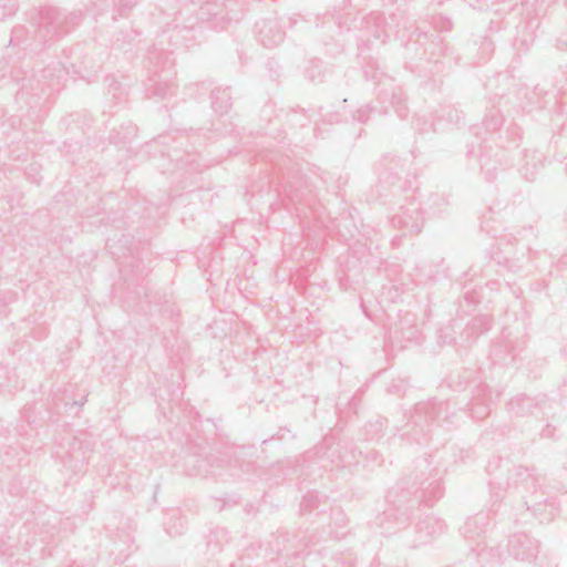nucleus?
I'll use <instances>...</instances> for the list:
<instances>
[{"label": "nucleus", "mask_w": 567, "mask_h": 567, "mask_svg": "<svg viewBox=\"0 0 567 567\" xmlns=\"http://www.w3.org/2000/svg\"><path fill=\"white\" fill-rule=\"evenodd\" d=\"M443 493L440 471L432 467L430 458L417 460L414 472L401 478L388 492V508L383 513V518L393 520L398 528L403 527L422 503L432 506Z\"/></svg>", "instance_id": "1"}, {"label": "nucleus", "mask_w": 567, "mask_h": 567, "mask_svg": "<svg viewBox=\"0 0 567 567\" xmlns=\"http://www.w3.org/2000/svg\"><path fill=\"white\" fill-rule=\"evenodd\" d=\"M241 17L243 8L238 0H192L177 11L173 24L163 30L162 37L167 35L168 44L177 48L193 40L192 32L197 29L224 30Z\"/></svg>", "instance_id": "2"}, {"label": "nucleus", "mask_w": 567, "mask_h": 567, "mask_svg": "<svg viewBox=\"0 0 567 567\" xmlns=\"http://www.w3.org/2000/svg\"><path fill=\"white\" fill-rule=\"evenodd\" d=\"M486 471L493 476L489 480V487L496 497H501V492L504 491L520 496L524 502L533 493H538L540 478L534 466L514 465L508 460L495 457L488 461Z\"/></svg>", "instance_id": "3"}, {"label": "nucleus", "mask_w": 567, "mask_h": 567, "mask_svg": "<svg viewBox=\"0 0 567 567\" xmlns=\"http://www.w3.org/2000/svg\"><path fill=\"white\" fill-rule=\"evenodd\" d=\"M453 412L451 411L450 401L430 399L417 402L408 422L399 429L400 437L410 444H427L431 436V426L434 423L441 422L446 424L452 423L450 421Z\"/></svg>", "instance_id": "4"}, {"label": "nucleus", "mask_w": 567, "mask_h": 567, "mask_svg": "<svg viewBox=\"0 0 567 567\" xmlns=\"http://www.w3.org/2000/svg\"><path fill=\"white\" fill-rule=\"evenodd\" d=\"M167 35H158V41L148 50L145 59L147 79L144 81V92L147 97L166 99L174 91V59L173 50L164 48Z\"/></svg>", "instance_id": "5"}, {"label": "nucleus", "mask_w": 567, "mask_h": 567, "mask_svg": "<svg viewBox=\"0 0 567 567\" xmlns=\"http://www.w3.org/2000/svg\"><path fill=\"white\" fill-rule=\"evenodd\" d=\"M34 21V44L30 43L27 47L31 51L40 52L72 32L81 23L82 12H66L60 8L47 6L39 9Z\"/></svg>", "instance_id": "6"}, {"label": "nucleus", "mask_w": 567, "mask_h": 567, "mask_svg": "<svg viewBox=\"0 0 567 567\" xmlns=\"http://www.w3.org/2000/svg\"><path fill=\"white\" fill-rule=\"evenodd\" d=\"M94 442L90 434L79 433L78 435L64 431L61 437H55L53 455L68 470L79 473L84 470L93 452Z\"/></svg>", "instance_id": "7"}, {"label": "nucleus", "mask_w": 567, "mask_h": 567, "mask_svg": "<svg viewBox=\"0 0 567 567\" xmlns=\"http://www.w3.org/2000/svg\"><path fill=\"white\" fill-rule=\"evenodd\" d=\"M76 391L78 385L73 383L58 385L52 391L51 403L47 410L50 421L53 423L59 422V420L54 419V415L66 414L75 416L79 414L80 409L86 401V393L84 390L81 392Z\"/></svg>", "instance_id": "8"}, {"label": "nucleus", "mask_w": 567, "mask_h": 567, "mask_svg": "<svg viewBox=\"0 0 567 567\" xmlns=\"http://www.w3.org/2000/svg\"><path fill=\"white\" fill-rule=\"evenodd\" d=\"M62 74L63 69L58 63L40 70L28 80L23 79L22 86L17 93L18 99L23 100L29 94L40 97V93L59 90Z\"/></svg>", "instance_id": "9"}, {"label": "nucleus", "mask_w": 567, "mask_h": 567, "mask_svg": "<svg viewBox=\"0 0 567 567\" xmlns=\"http://www.w3.org/2000/svg\"><path fill=\"white\" fill-rule=\"evenodd\" d=\"M371 80L380 86L378 91V102L381 104L380 112L386 114L391 106L400 118L408 116L409 110L405 105V96L401 87L393 84L392 79L384 78L377 71L371 74Z\"/></svg>", "instance_id": "10"}, {"label": "nucleus", "mask_w": 567, "mask_h": 567, "mask_svg": "<svg viewBox=\"0 0 567 567\" xmlns=\"http://www.w3.org/2000/svg\"><path fill=\"white\" fill-rule=\"evenodd\" d=\"M386 338L392 343L420 342L422 333L416 323V316L412 312H399L396 319L391 321L386 328Z\"/></svg>", "instance_id": "11"}, {"label": "nucleus", "mask_w": 567, "mask_h": 567, "mask_svg": "<svg viewBox=\"0 0 567 567\" xmlns=\"http://www.w3.org/2000/svg\"><path fill=\"white\" fill-rule=\"evenodd\" d=\"M391 224L405 236L420 234L424 225V216L420 203L410 200L406 205L400 206L391 216Z\"/></svg>", "instance_id": "12"}, {"label": "nucleus", "mask_w": 567, "mask_h": 567, "mask_svg": "<svg viewBox=\"0 0 567 567\" xmlns=\"http://www.w3.org/2000/svg\"><path fill=\"white\" fill-rule=\"evenodd\" d=\"M471 393L472 396L467 403V411L471 417L477 421L485 419L496 404L499 394L494 395L489 385L484 382L475 384Z\"/></svg>", "instance_id": "13"}, {"label": "nucleus", "mask_w": 567, "mask_h": 567, "mask_svg": "<svg viewBox=\"0 0 567 567\" xmlns=\"http://www.w3.org/2000/svg\"><path fill=\"white\" fill-rule=\"evenodd\" d=\"M522 350L523 343L513 340L508 332L503 331L502 337L491 346L489 359L493 364L509 365Z\"/></svg>", "instance_id": "14"}, {"label": "nucleus", "mask_w": 567, "mask_h": 567, "mask_svg": "<svg viewBox=\"0 0 567 567\" xmlns=\"http://www.w3.org/2000/svg\"><path fill=\"white\" fill-rule=\"evenodd\" d=\"M507 549L516 560L532 563L539 553V542L524 532L509 536Z\"/></svg>", "instance_id": "15"}, {"label": "nucleus", "mask_w": 567, "mask_h": 567, "mask_svg": "<svg viewBox=\"0 0 567 567\" xmlns=\"http://www.w3.org/2000/svg\"><path fill=\"white\" fill-rule=\"evenodd\" d=\"M255 33L257 40L268 49L279 45L286 35L284 25L277 17L264 18L257 21Z\"/></svg>", "instance_id": "16"}, {"label": "nucleus", "mask_w": 567, "mask_h": 567, "mask_svg": "<svg viewBox=\"0 0 567 567\" xmlns=\"http://www.w3.org/2000/svg\"><path fill=\"white\" fill-rule=\"evenodd\" d=\"M43 408L44 404L42 402H33L23 406L20 412L21 423L16 427L19 436L24 439L33 436L37 429L44 423Z\"/></svg>", "instance_id": "17"}, {"label": "nucleus", "mask_w": 567, "mask_h": 567, "mask_svg": "<svg viewBox=\"0 0 567 567\" xmlns=\"http://www.w3.org/2000/svg\"><path fill=\"white\" fill-rule=\"evenodd\" d=\"M225 461L217 456L202 457L197 455H188L185 458L186 473L189 476H208L220 475Z\"/></svg>", "instance_id": "18"}, {"label": "nucleus", "mask_w": 567, "mask_h": 567, "mask_svg": "<svg viewBox=\"0 0 567 567\" xmlns=\"http://www.w3.org/2000/svg\"><path fill=\"white\" fill-rule=\"evenodd\" d=\"M523 505L540 524L551 522L558 511L555 501L545 498L544 493H533Z\"/></svg>", "instance_id": "19"}, {"label": "nucleus", "mask_w": 567, "mask_h": 567, "mask_svg": "<svg viewBox=\"0 0 567 567\" xmlns=\"http://www.w3.org/2000/svg\"><path fill=\"white\" fill-rule=\"evenodd\" d=\"M463 120V113L454 105H442L435 112L432 121L429 123L424 120L422 126L419 128L420 132H439L443 131L446 125H457Z\"/></svg>", "instance_id": "20"}, {"label": "nucleus", "mask_w": 567, "mask_h": 567, "mask_svg": "<svg viewBox=\"0 0 567 567\" xmlns=\"http://www.w3.org/2000/svg\"><path fill=\"white\" fill-rule=\"evenodd\" d=\"M380 183L395 185L405 172V163L394 155H385L378 163Z\"/></svg>", "instance_id": "21"}, {"label": "nucleus", "mask_w": 567, "mask_h": 567, "mask_svg": "<svg viewBox=\"0 0 567 567\" xmlns=\"http://www.w3.org/2000/svg\"><path fill=\"white\" fill-rule=\"evenodd\" d=\"M547 402L545 394L532 398L526 394H518L514 396L507 404V411L514 416H527L533 414L535 410L543 409V405Z\"/></svg>", "instance_id": "22"}, {"label": "nucleus", "mask_w": 567, "mask_h": 567, "mask_svg": "<svg viewBox=\"0 0 567 567\" xmlns=\"http://www.w3.org/2000/svg\"><path fill=\"white\" fill-rule=\"evenodd\" d=\"M446 527L443 519L433 515L424 516L415 525L419 544H426L431 538L442 535Z\"/></svg>", "instance_id": "23"}, {"label": "nucleus", "mask_w": 567, "mask_h": 567, "mask_svg": "<svg viewBox=\"0 0 567 567\" xmlns=\"http://www.w3.org/2000/svg\"><path fill=\"white\" fill-rule=\"evenodd\" d=\"M492 518L486 512H480L468 517L461 528V533L464 538L474 540L483 536L491 526Z\"/></svg>", "instance_id": "24"}, {"label": "nucleus", "mask_w": 567, "mask_h": 567, "mask_svg": "<svg viewBox=\"0 0 567 567\" xmlns=\"http://www.w3.org/2000/svg\"><path fill=\"white\" fill-rule=\"evenodd\" d=\"M492 326V318L487 315H480L474 317L463 329L460 334V341L462 344L473 342L482 333L488 331Z\"/></svg>", "instance_id": "25"}, {"label": "nucleus", "mask_w": 567, "mask_h": 567, "mask_svg": "<svg viewBox=\"0 0 567 567\" xmlns=\"http://www.w3.org/2000/svg\"><path fill=\"white\" fill-rule=\"evenodd\" d=\"M71 53L73 61L70 62V65L74 73L81 76L95 73L101 68L100 63H96V61L87 54H83V48L81 45L72 48Z\"/></svg>", "instance_id": "26"}, {"label": "nucleus", "mask_w": 567, "mask_h": 567, "mask_svg": "<svg viewBox=\"0 0 567 567\" xmlns=\"http://www.w3.org/2000/svg\"><path fill=\"white\" fill-rule=\"evenodd\" d=\"M545 157L543 153L534 151H525L524 164L519 168V173L526 181H534L544 166Z\"/></svg>", "instance_id": "27"}, {"label": "nucleus", "mask_w": 567, "mask_h": 567, "mask_svg": "<svg viewBox=\"0 0 567 567\" xmlns=\"http://www.w3.org/2000/svg\"><path fill=\"white\" fill-rule=\"evenodd\" d=\"M43 315L33 313L23 321L31 324L29 334L37 341H42L48 338L50 333L49 324L45 320H42Z\"/></svg>", "instance_id": "28"}, {"label": "nucleus", "mask_w": 567, "mask_h": 567, "mask_svg": "<svg viewBox=\"0 0 567 567\" xmlns=\"http://www.w3.org/2000/svg\"><path fill=\"white\" fill-rule=\"evenodd\" d=\"M480 165L485 179L487 182H493L497 176L499 161L491 158L489 151L486 146L481 148Z\"/></svg>", "instance_id": "29"}, {"label": "nucleus", "mask_w": 567, "mask_h": 567, "mask_svg": "<svg viewBox=\"0 0 567 567\" xmlns=\"http://www.w3.org/2000/svg\"><path fill=\"white\" fill-rule=\"evenodd\" d=\"M165 532L171 536L182 535L186 529V522L178 509H172L167 513L164 520Z\"/></svg>", "instance_id": "30"}, {"label": "nucleus", "mask_w": 567, "mask_h": 567, "mask_svg": "<svg viewBox=\"0 0 567 567\" xmlns=\"http://www.w3.org/2000/svg\"><path fill=\"white\" fill-rule=\"evenodd\" d=\"M210 99H212V107L214 109V111L216 113H218L220 115L227 113L231 106L230 94H229L228 87L215 89L210 94Z\"/></svg>", "instance_id": "31"}, {"label": "nucleus", "mask_w": 567, "mask_h": 567, "mask_svg": "<svg viewBox=\"0 0 567 567\" xmlns=\"http://www.w3.org/2000/svg\"><path fill=\"white\" fill-rule=\"evenodd\" d=\"M23 388L18 375L8 367H0V389L12 392Z\"/></svg>", "instance_id": "32"}, {"label": "nucleus", "mask_w": 567, "mask_h": 567, "mask_svg": "<svg viewBox=\"0 0 567 567\" xmlns=\"http://www.w3.org/2000/svg\"><path fill=\"white\" fill-rule=\"evenodd\" d=\"M105 83H106V95L112 97V101L114 102V104L122 103V102L126 101L127 92L121 82H118L113 76H107L105 79Z\"/></svg>", "instance_id": "33"}, {"label": "nucleus", "mask_w": 567, "mask_h": 567, "mask_svg": "<svg viewBox=\"0 0 567 567\" xmlns=\"http://www.w3.org/2000/svg\"><path fill=\"white\" fill-rule=\"evenodd\" d=\"M385 28L393 32H399L401 29H408L409 19L405 11L398 8L394 12L390 13L385 20Z\"/></svg>", "instance_id": "34"}, {"label": "nucleus", "mask_w": 567, "mask_h": 567, "mask_svg": "<svg viewBox=\"0 0 567 567\" xmlns=\"http://www.w3.org/2000/svg\"><path fill=\"white\" fill-rule=\"evenodd\" d=\"M282 190H284L285 197L288 198L290 203L300 202L305 197V189H303L300 181L287 182L282 186Z\"/></svg>", "instance_id": "35"}, {"label": "nucleus", "mask_w": 567, "mask_h": 567, "mask_svg": "<svg viewBox=\"0 0 567 567\" xmlns=\"http://www.w3.org/2000/svg\"><path fill=\"white\" fill-rule=\"evenodd\" d=\"M228 532L225 528L214 529L207 539V546L214 551L223 548L228 543Z\"/></svg>", "instance_id": "36"}, {"label": "nucleus", "mask_w": 567, "mask_h": 567, "mask_svg": "<svg viewBox=\"0 0 567 567\" xmlns=\"http://www.w3.org/2000/svg\"><path fill=\"white\" fill-rule=\"evenodd\" d=\"M447 205L445 197L433 194L426 202V213L431 216H439L444 212V207Z\"/></svg>", "instance_id": "37"}, {"label": "nucleus", "mask_w": 567, "mask_h": 567, "mask_svg": "<svg viewBox=\"0 0 567 567\" xmlns=\"http://www.w3.org/2000/svg\"><path fill=\"white\" fill-rule=\"evenodd\" d=\"M503 115L498 111L491 110L489 113L485 116L483 125L486 132L493 134L499 130V127L503 124Z\"/></svg>", "instance_id": "38"}, {"label": "nucleus", "mask_w": 567, "mask_h": 567, "mask_svg": "<svg viewBox=\"0 0 567 567\" xmlns=\"http://www.w3.org/2000/svg\"><path fill=\"white\" fill-rule=\"evenodd\" d=\"M137 3L138 0H115L114 14L112 16V19L116 20L117 17H127Z\"/></svg>", "instance_id": "39"}, {"label": "nucleus", "mask_w": 567, "mask_h": 567, "mask_svg": "<svg viewBox=\"0 0 567 567\" xmlns=\"http://www.w3.org/2000/svg\"><path fill=\"white\" fill-rule=\"evenodd\" d=\"M140 33L136 30L120 31L112 40V47L115 49H124L125 44H130Z\"/></svg>", "instance_id": "40"}, {"label": "nucleus", "mask_w": 567, "mask_h": 567, "mask_svg": "<svg viewBox=\"0 0 567 567\" xmlns=\"http://www.w3.org/2000/svg\"><path fill=\"white\" fill-rule=\"evenodd\" d=\"M199 155L197 153H187L184 157L177 158V166L181 168H186L190 172H199L202 169L200 164L198 163Z\"/></svg>", "instance_id": "41"}, {"label": "nucleus", "mask_w": 567, "mask_h": 567, "mask_svg": "<svg viewBox=\"0 0 567 567\" xmlns=\"http://www.w3.org/2000/svg\"><path fill=\"white\" fill-rule=\"evenodd\" d=\"M455 324L450 322L441 327L437 331V341L440 344H452L455 341Z\"/></svg>", "instance_id": "42"}, {"label": "nucleus", "mask_w": 567, "mask_h": 567, "mask_svg": "<svg viewBox=\"0 0 567 567\" xmlns=\"http://www.w3.org/2000/svg\"><path fill=\"white\" fill-rule=\"evenodd\" d=\"M324 456L332 463H337L338 466H346L347 464H350V461L346 460V457L341 455L340 444H337L336 446H328L327 451L324 452Z\"/></svg>", "instance_id": "43"}, {"label": "nucleus", "mask_w": 567, "mask_h": 567, "mask_svg": "<svg viewBox=\"0 0 567 567\" xmlns=\"http://www.w3.org/2000/svg\"><path fill=\"white\" fill-rule=\"evenodd\" d=\"M464 292H463V299L467 303L468 307H473L477 305L482 299V292L477 289L476 286L474 287H467V285L464 286Z\"/></svg>", "instance_id": "44"}, {"label": "nucleus", "mask_w": 567, "mask_h": 567, "mask_svg": "<svg viewBox=\"0 0 567 567\" xmlns=\"http://www.w3.org/2000/svg\"><path fill=\"white\" fill-rule=\"evenodd\" d=\"M375 111L377 109L374 106L367 104L365 106L360 107L355 111V113L353 114V118L360 123H365L369 121L371 113Z\"/></svg>", "instance_id": "45"}, {"label": "nucleus", "mask_w": 567, "mask_h": 567, "mask_svg": "<svg viewBox=\"0 0 567 567\" xmlns=\"http://www.w3.org/2000/svg\"><path fill=\"white\" fill-rule=\"evenodd\" d=\"M384 422H385L384 420L379 419L375 422H370L367 425V433L372 434L371 439H373L374 436H378L380 433L383 432Z\"/></svg>", "instance_id": "46"}, {"label": "nucleus", "mask_w": 567, "mask_h": 567, "mask_svg": "<svg viewBox=\"0 0 567 567\" xmlns=\"http://www.w3.org/2000/svg\"><path fill=\"white\" fill-rule=\"evenodd\" d=\"M474 457V451L472 447L458 449V454H455V461L466 463Z\"/></svg>", "instance_id": "47"}, {"label": "nucleus", "mask_w": 567, "mask_h": 567, "mask_svg": "<svg viewBox=\"0 0 567 567\" xmlns=\"http://www.w3.org/2000/svg\"><path fill=\"white\" fill-rule=\"evenodd\" d=\"M318 494L315 493H308L303 496L301 502V509L302 511H311L315 507V499L317 498Z\"/></svg>", "instance_id": "48"}, {"label": "nucleus", "mask_w": 567, "mask_h": 567, "mask_svg": "<svg viewBox=\"0 0 567 567\" xmlns=\"http://www.w3.org/2000/svg\"><path fill=\"white\" fill-rule=\"evenodd\" d=\"M555 432H556V427L548 423L543 427V430L540 432V436L544 439H554Z\"/></svg>", "instance_id": "49"}, {"label": "nucleus", "mask_w": 567, "mask_h": 567, "mask_svg": "<svg viewBox=\"0 0 567 567\" xmlns=\"http://www.w3.org/2000/svg\"><path fill=\"white\" fill-rule=\"evenodd\" d=\"M365 458L369 461V462H372V463H378L379 465H381L383 463V458L381 457L380 453L378 451H369L365 453Z\"/></svg>", "instance_id": "50"}, {"label": "nucleus", "mask_w": 567, "mask_h": 567, "mask_svg": "<svg viewBox=\"0 0 567 567\" xmlns=\"http://www.w3.org/2000/svg\"><path fill=\"white\" fill-rule=\"evenodd\" d=\"M24 29L22 27H17L12 30L10 44H13L17 42V44L20 43L21 37L23 34Z\"/></svg>", "instance_id": "51"}, {"label": "nucleus", "mask_w": 567, "mask_h": 567, "mask_svg": "<svg viewBox=\"0 0 567 567\" xmlns=\"http://www.w3.org/2000/svg\"><path fill=\"white\" fill-rule=\"evenodd\" d=\"M140 272H141V276H136V278L134 276L126 278V281L128 282V285H131V284L137 285V286L142 285L143 280L147 276V272H144V269H142Z\"/></svg>", "instance_id": "52"}, {"label": "nucleus", "mask_w": 567, "mask_h": 567, "mask_svg": "<svg viewBox=\"0 0 567 567\" xmlns=\"http://www.w3.org/2000/svg\"><path fill=\"white\" fill-rule=\"evenodd\" d=\"M16 295L11 291L3 292L0 297V300L3 301L4 305L11 302L14 299Z\"/></svg>", "instance_id": "53"}, {"label": "nucleus", "mask_w": 567, "mask_h": 567, "mask_svg": "<svg viewBox=\"0 0 567 567\" xmlns=\"http://www.w3.org/2000/svg\"><path fill=\"white\" fill-rule=\"evenodd\" d=\"M507 133L508 134H512L513 136H515L513 143H514V146L517 147L518 146V143L516 142L517 140H519L520 137V134H519V130L518 128H515L513 131H511L509 128L507 130Z\"/></svg>", "instance_id": "54"}, {"label": "nucleus", "mask_w": 567, "mask_h": 567, "mask_svg": "<svg viewBox=\"0 0 567 567\" xmlns=\"http://www.w3.org/2000/svg\"><path fill=\"white\" fill-rule=\"evenodd\" d=\"M560 395L565 399H567V379L565 378L563 381V384L559 388Z\"/></svg>", "instance_id": "55"}, {"label": "nucleus", "mask_w": 567, "mask_h": 567, "mask_svg": "<svg viewBox=\"0 0 567 567\" xmlns=\"http://www.w3.org/2000/svg\"><path fill=\"white\" fill-rule=\"evenodd\" d=\"M380 19H381V16H380V14L371 13V14H369V17L367 18V22L369 23L370 21H372V22H374V23H378Z\"/></svg>", "instance_id": "56"}, {"label": "nucleus", "mask_w": 567, "mask_h": 567, "mask_svg": "<svg viewBox=\"0 0 567 567\" xmlns=\"http://www.w3.org/2000/svg\"><path fill=\"white\" fill-rule=\"evenodd\" d=\"M557 47L559 50H567V39L564 40L563 38H559L557 40Z\"/></svg>", "instance_id": "57"}, {"label": "nucleus", "mask_w": 567, "mask_h": 567, "mask_svg": "<svg viewBox=\"0 0 567 567\" xmlns=\"http://www.w3.org/2000/svg\"><path fill=\"white\" fill-rule=\"evenodd\" d=\"M505 266H506L508 269H511V270H513V271H516V269H514L515 265H514L513 262H511L509 260H507V259L505 260Z\"/></svg>", "instance_id": "58"}, {"label": "nucleus", "mask_w": 567, "mask_h": 567, "mask_svg": "<svg viewBox=\"0 0 567 567\" xmlns=\"http://www.w3.org/2000/svg\"><path fill=\"white\" fill-rule=\"evenodd\" d=\"M282 436H284L282 434L277 433L276 435H274V436L271 437V440H275V439H276V440H280V439H282Z\"/></svg>", "instance_id": "59"}, {"label": "nucleus", "mask_w": 567, "mask_h": 567, "mask_svg": "<svg viewBox=\"0 0 567 567\" xmlns=\"http://www.w3.org/2000/svg\"><path fill=\"white\" fill-rule=\"evenodd\" d=\"M22 447L24 451H28V450L33 449V445H22Z\"/></svg>", "instance_id": "60"}, {"label": "nucleus", "mask_w": 567, "mask_h": 567, "mask_svg": "<svg viewBox=\"0 0 567 567\" xmlns=\"http://www.w3.org/2000/svg\"><path fill=\"white\" fill-rule=\"evenodd\" d=\"M363 74H364V78H365L367 80H368V79H370V73H369V71L364 70Z\"/></svg>", "instance_id": "61"}, {"label": "nucleus", "mask_w": 567, "mask_h": 567, "mask_svg": "<svg viewBox=\"0 0 567 567\" xmlns=\"http://www.w3.org/2000/svg\"><path fill=\"white\" fill-rule=\"evenodd\" d=\"M69 567H83L82 565L78 564V563H73L71 564Z\"/></svg>", "instance_id": "62"}, {"label": "nucleus", "mask_w": 567, "mask_h": 567, "mask_svg": "<svg viewBox=\"0 0 567 567\" xmlns=\"http://www.w3.org/2000/svg\"><path fill=\"white\" fill-rule=\"evenodd\" d=\"M289 22H290V25H292V23H295V21L292 20V18H289Z\"/></svg>", "instance_id": "63"}, {"label": "nucleus", "mask_w": 567, "mask_h": 567, "mask_svg": "<svg viewBox=\"0 0 567 567\" xmlns=\"http://www.w3.org/2000/svg\"><path fill=\"white\" fill-rule=\"evenodd\" d=\"M299 125H300V126H305V125H306V122H299Z\"/></svg>", "instance_id": "64"}]
</instances>
